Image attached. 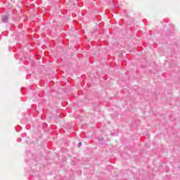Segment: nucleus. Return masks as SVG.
Returning <instances> with one entry per match:
<instances>
[{
	"label": "nucleus",
	"mask_w": 180,
	"mask_h": 180,
	"mask_svg": "<svg viewBox=\"0 0 180 180\" xmlns=\"http://www.w3.org/2000/svg\"><path fill=\"white\" fill-rule=\"evenodd\" d=\"M81 146H82V143L79 142V143H78V147H81Z\"/></svg>",
	"instance_id": "2"
},
{
	"label": "nucleus",
	"mask_w": 180,
	"mask_h": 180,
	"mask_svg": "<svg viewBox=\"0 0 180 180\" xmlns=\"http://www.w3.org/2000/svg\"><path fill=\"white\" fill-rule=\"evenodd\" d=\"M2 22H4V23H6V22H8V19H9V17L8 15H4L2 17Z\"/></svg>",
	"instance_id": "1"
}]
</instances>
